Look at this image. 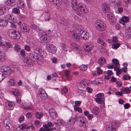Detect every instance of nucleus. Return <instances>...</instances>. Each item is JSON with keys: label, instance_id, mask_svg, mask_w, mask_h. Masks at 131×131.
<instances>
[{"label": "nucleus", "instance_id": "obj_46", "mask_svg": "<svg viewBox=\"0 0 131 131\" xmlns=\"http://www.w3.org/2000/svg\"><path fill=\"white\" fill-rule=\"evenodd\" d=\"M85 31H84L83 30H80L79 31L78 34L79 36L81 37V38H82V37L85 34Z\"/></svg>", "mask_w": 131, "mask_h": 131}, {"label": "nucleus", "instance_id": "obj_24", "mask_svg": "<svg viewBox=\"0 0 131 131\" xmlns=\"http://www.w3.org/2000/svg\"><path fill=\"white\" fill-rule=\"evenodd\" d=\"M6 59L5 54L2 51H0V61L3 62L6 60Z\"/></svg>", "mask_w": 131, "mask_h": 131}, {"label": "nucleus", "instance_id": "obj_31", "mask_svg": "<svg viewBox=\"0 0 131 131\" xmlns=\"http://www.w3.org/2000/svg\"><path fill=\"white\" fill-rule=\"evenodd\" d=\"M99 108L97 107L93 108L91 111L92 113L95 115H97L99 113Z\"/></svg>", "mask_w": 131, "mask_h": 131}, {"label": "nucleus", "instance_id": "obj_12", "mask_svg": "<svg viewBox=\"0 0 131 131\" xmlns=\"http://www.w3.org/2000/svg\"><path fill=\"white\" fill-rule=\"evenodd\" d=\"M18 23L20 24V30L22 32H29V29L27 25L24 23L21 24L20 21L18 22Z\"/></svg>", "mask_w": 131, "mask_h": 131}, {"label": "nucleus", "instance_id": "obj_8", "mask_svg": "<svg viewBox=\"0 0 131 131\" xmlns=\"http://www.w3.org/2000/svg\"><path fill=\"white\" fill-rule=\"evenodd\" d=\"M84 118L81 116L77 117L76 118L77 124L80 126L85 128L88 126V123L84 120Z\"/></svg>", "mask_w": 131, "mask_h": 131}, {"label": "nucleus", "instance_id": "obj_44", "mask_svg": "<svg viewBox=\"0 0 131 131\" xmlns=\"http://www.w3.org/2000/svg\"><path fill=\"white\" fill-rule=\"evenodd\" d=\"M40 98L43 100H45L48 98V95L46 93L40 95Z\"/></svg>", "mask_w": 131, "mask_h": 131}, {"label": "nucleus", "instance_id": "obj_48", "mask_svg": "<svg viewBox=\"0 0 131 131\" xmlns=\"http://www.w3.org/2000/svg\"><path fill=\"white\" fill-rule=\"evenodd\" d=\"M120 44L119 43H115L112 45V48L114 49H116L118 48L120 46Z\"/></svg>", "mask_w": 131, "mask_h": 131}, {"label": "nucleus", "instance_id": "obj_9", "mask_svg": "<svg viewBox=\"0 0 131 131\" xmlns=\"http://www.w3.org/2000/svg\"><path fill=\"white\" fill-rule=\"evenodd\" d=\"M34 52L37 55H39L42 58L46 57L47 54L44 49L39 48H34Z\"/></svg>", "mask_w": 131, "mask_h": 131}, {"label": "nucleus", "instance_id": "obj_53", "mask_svg": "<svg viewBox=\"0 0 131 131\" xmlns=\"http://www.w3.org/2000/svg\"><path fill=\"white\" fill-rule=\"evenodd\" d=\"M63 50L66 51H67V50L68 49L69 47L65 44H62V45Z\"/></svg>", "mask_w": 131, "mask_h": 131}, {"label": "nucleus", "instance_id": "obj_25", "mask_svg": "<svg viewBox=\"0 0 131 131\" xmlns=\"http://www.w3.org/2000/svg\"><path fill=\"white\" fill-rule=\"evenodd\" d=\"M11 93L16 97L18 96L19 94V90L17 88L13 89L11 91Z\"/></svg>", "mask_w": 131, "mask_h": 131}, {"label": "nucleus", "instance_id": "obj_63", "mask_svg": "<svg viewBox=\"0 0 131 131\" xmlns=\"http://www.w3.org/2000/svg\"><path fill=\"white\" fill-rule=\"evenodd\" d=\"M53 128H50V130H47L44 129L43 128L41 127L39 129V131H52L53 130Z\"/></svg>", "mask_w": 131, "mask_h": 131}, {"label": "nucleus", "instance_id": "obj_7", "mask_svg": "<svg viewBox=\"0 0 131 131\" xmlns=\"http://www.w3.org/2000/svg\"><path fill=\"white\" fill-rule=\"evenodd\" d=\"M52 37L51 34H47L42 35L40 38V40L41 43H47L51 40Z\"/></svg>", "mask_w": 131, "mask_h": 131}, {"label": "nucleus", "instance_id": "obj_16", "mask_svg": "<svg viewBox=\"0 0 131 131\" xmlns=\"http://www.w3.org/2000/svg\"><path fill=\"white\" fill-rule=\"evenodd\" d=\"M49 112L51 117L53 119L56 118L57 117V112L55 110L52 108H50L49 110Z\"/></svg>", "mask_w": 131, "mask_h": 131}, {"label": "nucleus", "instance_id": "obj_38", "mask_svg": "<svg viewBox=\"0 0 131 131\" xmlns=\"http://www.w3.org/2000/svg\"><path fill=\"white\" fill-rule=\"evenodd\" d=\"M97 42L104 46H105L106 45V43L103 41L101 39L98 38L97 40Z\"/></svg>", "mask_w": 131, "mask_h": 131}, {"label": "nucleus", "instance_id": "obj_27", "mask_svg": "<svg viewBox=\"0 0 131 131\" xmlns=\"http://www.w3.org/2000/svg\"><path fill=\"white\" fill-rule=\"evenodd\" d=\"M122 92L124 94H129L131 91L129 88L123 87L122 88Z\"/></svg>", "mask_w": 131, "mask_h": 131}, {"label": "nucleus", "instance_id": "obj_39", "mask_svg": "<svg viewBox=\"0 0 131 131\" xmlns=\"http://www.w3.org/2000/svg\"><path fill=\"white\" fill-rule=\"evenodd\" d=\"M89 37L90 35L89 33L85 31V34L83 36H82V37L84 40H86L89 39Z\"/></svg>", "mask_w": 131, "mask_h": 131}, {"label": "nucleus", "instance_id": "obj_32", "mask_svg": "<svg viewBox=\"0 0 131 131\" xmlns=\"http://www.w3.org/2000/svg\"><path fill=\"white\" fill-rule=\"evenodd\" d=\"M35 116L38 119L41 118L43 116V113L40 112H37L35 113Z\"/></svg>", "mask_w": 131, "mask_h": 131}, {"label": "nucleus", "instance_id": "obj_64", "mask_svg": "<svg viewBox=\"0 0 131 131\" xmlns=\"http://www.w3.org/2000/svg\"><path fill=\"white\" fill-rule=\"evenodd\" d=\"M107 67L108 69H112L114 67V66L112 63H110L107 65Z\"/></svg>", "mask_w": 131, "mask_h": 131}, {"label": "nucleus", "instance_id": "obj_1", "mask_svg": "<svg viewBox=\"0 0 131 131\" xmlns=\"http://www.w3.org/2000/svg\"><path fill=\"white\" fill-rule=\"evenodd\" d=\"M71 3L73 11L77 15L80 16L82 12L85 13L88 12V10L84 4L78 3L76 0H72Z\"/></svg>", "mask_w": 131, "mask_h": 131}, {"label": "nucleus", "instance_id": "obj_34", "mask_svg": "<svg viewBox=\"0 0 131 131\" xmlns=\"http://www.w3.org/2000/svg\"><path fill=\"white\" fill-rule=\"evenodd\" d=\"M17 6L19 8H24V3L23 2L20 0L18 1L17 3Z\"/></svg>", "mask_w": 131, "mask_h": 131}, {"label": "nucleus", "instance_id": "obj_26", "mask_svg": "<svg viewBox=\"0 0 131 131\" xmlns=\"http://www.w3.org/2000/svg\"><path fill=\"white\" fill-rule=\"evenodd\" d=\"M23 107L25 110H28L32 109L33 107L32 106H29L28 104L26 102H24L23 104Z\"/></svg>", "mask_w": 131, "mask_h": 131}, {"label": "nucleus", "instance_id": "obj_37", "mask_svg": "<svg viewBox=\"0 0 131 131\" xmlns=\"http://www.w3.org/2000/svg\"><path fill=\"white\" fill-rule=\"evenodd\" d=\"M95 101L98 103L100 104H102L104 103V100H103L96 97L94 99Z\"/></svg>", "mask_w": 131, "mask_h": 131}, {"label": "nucleus", "instance_id": "obj_55", "mask_svg": "<svg viewBox=\"0 0 131 131\" xmlns=\"http://www.w3.org/2000/svg\"><path fill=\"white\" fill-rule=\"evenodd\" d=\"M58 121L60 124L63 125H65L67 124V123L62 119L59 120Z\"/></svg>", "mask_w": 131, "mask_h": 131}, {"label": "nucleus", "instance_id": "obj_10", "mask_svg": "<svg viewBox=\"0 0 131 131\" xmlns=\"http://www.w3.org/2000/svg\"><path fill=\"white\" fill-rule=\"evenodd\" d=\"M46 49L49 52L52 53H54L57 50V48L54 45L48 43L46 45Z\"/></svg>", "mask_w": 131, "mask_h": 131}, {"label": "nucleus", "instance_id": "obj_23", "mask_svg": "<svg viewBox=\"0 0 131 131\" xmlns=\"http://www.w3.org/2000/svg\"><path fill=\"white\" fill-rule=\"evenodd\" d=\"M106 127L107 131H116L115 128L111 124L107 125Z\"/></svg>", "mask_w": 131, "mask_h": 131}, {"label": "nucleus", "instance_id": "obj_15", "mask_svg": "<svg viewBox=\"0 0 131 131\" xmlns=\"http://www.w3.org/2000/svg\"><path fill=\"white\" fill-rule=\"evenodd\" d=\"M15 105V103L11 101H7L5 103V108L7 110H12Z\"/></svg>", "mask_w": 131, "mask_h": 131}, {"label": "nucleus", "instance_id": "obj_41", "mask_svg": "<svg viewBox=\"0 0 131 131\" xmlns=\"http://www.w3.org/2000/svg\"><path fill=\"white\" fill-rule=\"evenodd\" d=\"M13 0H8L5 2V4L7 5H12L13 4Z\"/></svg>", "mask_w": 131, "mask_h": 131}, {"label": "nucleus", "instance_id": "obj_56", "mask_svg": "<svg viewBox=\"0 0 131 131\" xmlns=\"http://www.w3.org/2000/svg\"><path fill=\"white\" fill-rule=\"evenodd\" d=\"M5 77V75L2 72L0 73V82L2 81Z\"/></svg>", "mask_w": 131, "mask_h": 131}, {"label": "nucleus", "instance_id": "obj_29", "mask_svg": "<svg viewBox=\"0 0 131 131\" xmlns=\"http://www.w3.org/2000/svg\"><path fill=\"white\" fill-rule=\"evenodd\" d=\"M7 83L8 86H12L15 85V80L13 78H11L8 81Z\"/></svg>", "mask_w": 131, "mask_h": 131}, {"label": "nucleus", "instance_id": "obj_62", "mask_svg": "<svg viewBox=\"0 0 131 131\" xmlns=\"http://www.w3.org/2000/svg\"><path fill=\"white\" fill-rule=\"evenodd\" d=\"M30 27L33 29L36 30L38 29V27H37L36 25L35 24H32L30 26Z\"/></svg>", "mask_w": 131, "mask_h": 131}, {"label": "nucleus", "instance_id": "obj_61", "mask_svg": "<svg viewBox=\"0 0 131 131\" xmlns=\"http://www.w3.org/2000/svg\"><path fill=\"white\" fill-rule=\"evenodd\" d=\"M16 100L18 104L21 105L22 103H21V99L20 97H19L17 96L16 97Z\"/></svg>", "mask_w": 131, "mask_h": 131}, {"label": "nucleus", "instance_id": "obj_59", "mask_svg": "<svg viewBox=\"0 0 131 131\" xmlns=\"http://www.w3.org/2000/svg\"><path fill=\"white\" fill-rule=\"evenodd\" d=\"M112 61L114 64L116 65H117L119 64V62L118 60L115 59H114L112 60Z\"/></svg>", "mask_w": 131, "mask_h": 131}, {"label": "nucleus", "instance_id": "obj_52", "mask_svg": "<svg viewBox=\"0 0 131 131\" xmlns=\"http://www.w3.org/2000/svg\"><path fill=\"white\" fill-rule=\"evenodd\" d=\"M14 49L17 52L19 51L20 49V46L17 44L15 45L14 47Z\"/></svg>", "mask_w": 131, "mask_h": 131}, {"label": "nucleus", "instance_id": "obj_18", "mask_svg": "<svg viewBox=\"0 0 131 131\" xmlns=\"http://www.w3.org/2000/svg\"><path fill=\"white\" fill-rule=\"evenodd\" d=\"M107 17L109 21L111 24H114L115 23L116 20L114 18L113 14H112V13H108L107 15Z\"/></svg>", "mask_w": 131, "mask_h": 131}, {"label": "nucleus", "instance_id": "obj_28", "mask_svg": "<svg viewBox=\"0 0 131 131\" xmlns=\"http://www.w3.org/2000/svg\"><path fill=\"white\" fill-rule=\"evenodd\" d=\"M52 126V123L50 122H48L46 124L43 125V127L45 128L46 130H50V128H49V127H51Z\"/></svg>", "mask_w": 131, "mask_h": 131}, {"label": "nucleus", "instance_id": "obj_2", "mask_svg": "<svg viewBox=\"0 0 131 131\" xmlns=\"http://www.w3.org/2000/svg\"><path fill=\"white\" fill-rule=\"evenodd\" d=\"M38 57L32 53H30L29 58L26 57L24 59V64L27 67H31L32 65V61L37 62L39 61L40 59Z\"/></svg>", "mask_w": 131, "mask_h": 131}, {"label": "nucleus", "instance_id": "obj_3", "mask_svg": "<svg viewBox=\"0 0 131 131\" xmlns=\"http://www.w3.org/2000/svg\"><path fill=\"white\" fill-rule=\"evenodd\" d=\"M94 27L99 31H103L106 29V25L101 20H97L95 21Z\"/></svg>", "mask_w": 131, "mask_h": 131}, {"label": "nucleus", "instance_id": "obj_13", "mask_svg": "<svg viewBox=\"0 0 131 131\" xmlns=\"http://www.w3.org/2000/svg\"><path fill=\"white\" fill-rule=\"evenodd\" d=\"M4 18L7 22L10 23L16 21L15 17L10 14H8L4 15Z\"/></svg>", "mask_w": 131, "mask_h": 131}, {"label": "nucleus", "instance_id": "obj_5", "mask_svg": "<svg viewBox=\"0 0 131 131\" xmlns=\"http://www.w3.org/2000/svg\"><path fill=\"white\" fill-rule=\"evenodd\" d=\"M8 36L12 39L18 40L20 37V32L19 31H16L13 29H10L7 31Z\"/></svg>", "mask_w": 131, "mask_h": 131}, {"label": "nucleus", "instance_id": "obj_11", "mask_svg": "<svg viewBox=\"0 0 131 131\" xmlns=\"http://www.w3.org/2000/svg\"><path fill=\"white\" fill-rule=\"evenodd\" d=\"M1 71L4 74L8 75L12 72L11 69L10 67L6 66H3L1 68Z\"/></svg>", "mask_w": 131, "mask_h": 131}, {"label": "nucleus", "instance_id": "obj_36", "mask_svg": "<svg viewBox=\"0 0 131 131\" xmlns=\"http://www.w3.org/2000/svg\"><path fill=\"white\" fill-rule=\"evenodd\" d=\"M98 62L100 65H103L105 63V59L103 57L100 58L98 59Z\"/></svg>", "mask_w": 131, "mask_h": 131}, {"label": "nucleus", "instance_id": "obj_4", "mask_svg": "<svg viewBox=\"0 0 131 131\" xmlns=\"http://www.w3.org/2000/svg\"><path fill=\"white\" fill-rule=\"evenodd\" d=\"M0 47H2L3 51L7 52L13 47V46L10 42L3 40L0 41Z\"/></svg>", "mask_w": 131, "mask_h": 131}, {"label": "nucleus", "instance_id": "obj_20", "mask_svg": "<svg viewBox=\"0 0 131 131\" xmlns=\"http://www.w3.org/2000/svg\"><path fill=\"white\" fill-rule=\"evenodd\" d=\"M71 33L72 37L75 41H78L81 38V37L79 36L78 34L75 31H72Z\"/></svg>", "mask_w": 131, "mask_h": 131}, {"label": "nucleus", "instance_id": "obj_45", "mask_svg": "<svg viewBox=\"0 0 131 131\" xmlns=\"http://www.w3.org/2000/svg\"><path fill=\"white\" fill-rule=\"evenodd\" d=\"M87 67V66L85 65L82 64L81 65L80 67V70L82 71H84L86 70Z\"/></svg>", "mask_w": 131, "mask_h": 131}, {"label": "nucleus", "instance_id": "obj_22", "mask_svg": "<svg viewBox=\"0 0 131 131\" xmlns=\"http://www.w3.org/2000/svg\"><path fill=\"white\" fill-rule=\"evenodd\" d=\"M129 20V18L127 16H125L123 17L120 20L119 23L123 25H125V23L127 22Z\"/></svg>", "mask_w": 131, "mask_h": 131}, {"label": "nucleus", "instance_id": "obj_30", "mask_svg": "<svg viewBox=\"0 0 131 131\" xmlns=\"http://www.w3.org/2000/svg\"><path fill=\"white\" fill-rule=\"evenodd\" d=\"M44 18L46 21H48L50 18V14L49 12H46L44 13Z\"/></svg>", "mask_w": 131, "mask_h": 131}, {"label": "nucleus", "instance_id": "obj_21", "mask_svg": "<svg viewBox=\"0 0 131 131\" xmlns=\"http://www.w3.org/2000/svg\"><path fill=\"white\" fill-rule=\"evenodd\" d=\"M87 83L85 80H83L80 82L77 83V86L80 88H84L86 86Z\"/></svg>", "mask_w": 131, "mask_h": 131}, {"label": "nucleus", "instance_id": "obj_42", "mask_svg": "<svg viewBox=\"0 0 131 131\" xmlns=\"http://www.w3.org/2000/svg\"><path fill=\"white\" fill-rule=\"evenodd\" d=\"M12 12L16 14H19L20 13L19 9L16 8H14L12 9Z\"/></svg>", "mask_w": 131, "mask_h": 131}, {"label": "nucleus", "instance_id": "obj_47", "mask_svg": "<svg viewBox=\"0 0 131 131\" xmlns=\"http://www.w3.org/2000/svg\"><path fill=\"white\" fill-rule=\"evenodd\" d=\"M61 92L62 94H66L68 92V89L64 87L61 89Z\"/></svg>", "mask_w": 131, "mask_h": 131}, {"label": "nucleus", "instance_id": "obj_17", "mask_svg": "<svg viewBox=\"0 0 131 131\" xmlns=\"http://www.w3.org/2000/svg\"><path fill=\"white\" fill-rule=\"evenodd\" d=\"M102 9L103 12L104 13H108L110 10V6L106 3H102Z\"/></svg>", "mask_w": 131, "mask_h": 131}, {"label": "nucleus", "instance_id": "obj_6", "mask_svg": "<svg viewBox=\"0 0 131 131\" xmlns=\"http://www.w3.org/2000/svg\"><path fill=\"white\" fill-rule=\"evenodd\" d=\"M3 126L7 129L9 131H13L14 128L13 124V122L8 117H6L3 122Z\"/></svg>", "mask_w": 131, "mask_h": 131}, {"label": "nucleus", "instance_id": "obj_14", "mask_svg": "<svg viewBox=\"0 0 131 131\" xmlns=\"http://www.w3.org/2000/svg\"><path fill=\"white\" fill-rule=\"evenodd\" d=\"M83 46L84 50L87 52L92 50L94 47L93 45L91 42L85 43Z\"/></svg>", "mask_w": 131, "mask_h": 131}, {"label": "nucleus", "instance_id": "obj_43", "mask_svg": "<svg viewBox=\"0 0 131 131\" xmlns=\"http://www.w3.org/2000/svg\"><path fill=\"white\" fill-rule=\"evenodd\" d=\"M70 73V70H65L64 74L66 78H69Z\"/></svg>", "mask_w": 131, "mask_h": 131}, {"label": "nucleus", "instance_id": "obj_33", "mask_svg": "<svg viewBox=\"0 0 131 131\" xmlns=\"http://www.w3.org/2000/svg\"><path fill=\"white\" fill-rule=\"evenodd\" d=\"M53 127V126H55L54 128V129L57 130V131H59L60 130V126L59 124H58L57 123L55 122L53 123L52 124Z\"/></svg>", "mask_w": 131, "mask_h": 131}, {"label": "nucleus", "instance_id": "obj_54", "mask_svg": "<svg viewBox=\"0 0 131 131\" xmlns=\"http://www.w3.org/2000/svg\"><path fill=\"white\" fill-rule=\"evenodd\" d=\"M99 83L100 82L97 79L93 80L92 83V84L93 85H96Z\"/></svg>", "mask_w": 131, "mask_h": 131}, {"label": "nucleus", "instance_id": "obj_57", "mask_svg": "<svg viewBox=\"0 0 131 131\" xmlns=\"http://www.w3.org/2000/svg\"><path fill=\"white\" fill-rule=\"evenodd\" d=\"M39 95L46 93L44 90L42 88L39 89Z\"/></svg>", "mask_w": 131, "mask_h": 131}, {"label": "nucleus", "instance_id": "obj_60", "mask_svg": "<svg viewBox=\"0 0 131 131\" xmlns=\"http://www.w3.org/2000/svg\"><path fill=\"white\" fill-rule=\"evenodd\" d=\"M113 123L115 125V126H118L120 124V123L117 121H114L113 122Z\"/></svg>", "mask_w": 131, "mask_h": 131}, {"label": "nucleus", "instance_id": "obj_58", "mask_svg": "<svg viewBox=\"0 0 131 131\" xmlns=\"http://www.w3.org/2000/svg\"><path fill=\"white\" fill-rule=\"evenodd\" d=\"M123 78L124 80H130V77L127 75H125L123 76Z\"/></svg>", "mask_w": 131, "mask_h": 131}, {"label": "nucleus", "instance_id": "obj_49", "mask_svg": "<svg viewBox=\"0 0 131 131\" xmlns=\"http://www.w3.org/2000/svg\"><path fill=\"white\" fill-rule=\"evenodd\" d=\"M78 45L76 44L75 43H71L70 47L73 49H78Z\"/></svg>", "mask_w": 131, "mask_h": 131}, {"label": "nucleus", "instance_id": "obj_35", "mask_svg": "<svg viewBox=\"0 0 131 131\" xmlns=\"http://www.w3.org/2000/svg\"><path fill=\"white\" fill-rule=\"evenodd\" d=\"M96 97L99 98L103 100H104V95L103 93H99L95 95Z\"/></svg>", "mask_w": 131, "mask_h": 131}, {"label": "nucleus", "instance_id": "obj_50", "mask_svg": "<svg viewBox=\"0 0 131 131\" xmlns=\"http://www.w3.org/2000/svg\"><path fill=\"white\" fill-rule=\"evenodd\" d=\"M1 23H0V25L2 26H7L8 24L7 22L6 21L5 19H3Z\"/></svg>", "mask_w": 131, "mask_h": 131}, {"label": "nucleus", "instance_id": "obj_40", "mask_svg": "<svg viewBox=\"0 0 131 131\" xmlns=\"http://www.w3.org/2000/svg\"><path fill=\"white\" fill-rule=\"evenodd\" d=\"M52 3L55 4L57 5L58 4H60V2L59 0H48Z\"/></svg>", "mask_w": 131, "mask_h": 131}, {"label": "nucleus", "instance_id": "obj_51", "mask_svg": "<svg viewBox=\"0 0 131 131\" xmlns=\"http://www.w3.org/2000/svg\"><path fill=\"white\" fill-rule=\"evenodd\" d=\"M96 69L97 70V73L98 74L100 75L102 73V70L100 69V66H98L96 68Z\"/></svg>", "mask_w": 131, "mask_h": 131}, {"label": "nucleus", "instance_id": "obj_19", "mask_svg": "<svg viewBox=\"0 0 131 131\" xmlns=\"http://www.w3.org/2000/svg\"><path fill=\"white\" fill-rule=\"evenodd\" d=\"M32 125V124L31 123L23 124L19 126V127L17 128V129H20L22 130H25L26 129H29L30 128L31 126Z\"/></svg>", "mask_w": 131, "mask_h": 131}]
</instances>
